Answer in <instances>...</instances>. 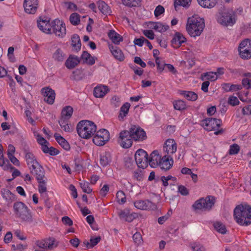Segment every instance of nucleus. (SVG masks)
<instances>
[{
	"instance_id": "obj_1",
	"label": "nucleus",
	"mask_w": 251,
	"mask_h": 251,
	"mask_svg": "<svg viewBox=\"0 0 251 251\" xmlns=\"http://www.w3.org/2000/svg\"><path fill=\"white\" fill-rule=\"evenodd\" d=\"M205 27L204 20L198 15H194L187 19L186 30L192 37L201 35Z\"/></svg>"
},
{
	"instance_id": "obj_2",
	"label": "nucleus",
	"mask_w": 251,
	"mask_h": 251,
	"mask_svg": "<svg viewBox=\"0 0 251 251\" xmlns=\"http://www.w3.org/2000/svg\"><path fill=\"white\" fill-rule=\"evenodd\" d=\"M234 217L236 222L241 226H248L251 224V206L243 203L236 207Z\"/></svg>"
},
{
	"instance_id": "obj_3",
	"label": "nucleus",
	"mask_w": 251,
	"mask_h": 251,
	"mask_svg": "<svg viewBox=\"0 0 251 251\" xmlns=\"http://www.w3.org/2000/svg\"><path fill=\"white\" fill-rule=\"evenodd\" d=\"M25 158L31 173L35 176L38 182L47 179L45 176V172L44 168L37 161L33 154L27 152L25 155Z\"/></svg>"
},
{
	"instance_id": "obj_4",
	"label": "nucleus",
	"mask_w": 251,
	"mask_h": 251,
	"mask_svg": "<svg viewBox=\"0 0 251 251\" xmlns=\"http://www.w3.org/2000/svg\"><path fill=\"white\" fill-rule=\"evenodd\" d=\"M78 135L82 139H89L95 133L97 126L92 121L82 120L78 123L76 126Z\"/></svg>"
},
{
	"instance_id": "obj_5",
	"label": "nucleus",
	"mask_w": 251,
	"mask_h": 251,
	"mask_svg": "<svg viewBox=\"0 0 251 251\" xmlns=\"http://www.w3.org/2000/svg\"><path fill=\"white\" fill-rule=\"evenodd\" d=\"M217 22L220 25L225 26H232L236 21V16L232 9L224 7L220 9L216 15Z\"/></svg>"
},
{
	"instance_id": "obj_6",
	"label": "nucleus",
	"mask_w": 251,
	"mask_h": 251,
	"mask_svg": "<svg viewBox=\"0 0 251 251\" xmlns=\"http://www.w3.org/2000/svg\"><path fill=\"white\" fill-rule=\"evenodd\" d=\"M13 210L16 217L22 222L31 223L33 221L32 216L28 207L22 202L14 204Z\"/></svg>"
},
{
	"instance_id": "obj_7",
	"label": "nucleus",
	"mask_w": 251,
	"mask_h": 251,
	"mask_svg": "<svg viewBox=\"0 0 251 251\" xmlns=\"http://www.w3.org/2000/svg\"><path fill=\"white\" fill-rule=\"evenodd\" d=\"M215 202V198L209 196L197 200L192 205V208L195 211H208L211 209Z\"/></svg>"
},
{
	"instance_id": "obj_8",
	"label": "nucleus",
	"mask_w": 251,
	"mask_h": 251,
	"mask_svg": "<svg viewBox=\"0 0 251 251\" xmlns=\"http://www.w3.org/2000/svg\"><path fill=\"white\" fill-rule=\"evenodd\" d=\"M110 139V133L106 129H100L95 132L93 142L97 146H102Z\"/></svg>"
},
{
	"instance_id": "obj_9",
	"label": "nucleus",
	"mask_w": 251,
	"mask_h": 251,
	"mask_svg": "<svg viewBox=\"0 0 251 251\" xmlns=\"http://www.w3.org/2000/svg\"><path fill=\"white\" fill-rule=\"evenodd\" d=\"M52 33L59 38H64L66 34V28L65 23L58 19L52 22Z\"/></svg>"
},
{
	"instance_id": "obj_10",
	"label": "nucleus",
	"mask_w": 251,
	"mask_h": 251,
	"mask_svg": "<svg viewBox=\"0 0 251 251\" xmlns=\"http://www.w3.org/2000/svg\"><path fill=\"white\" fill-rule=\"evenodd\" d=\"M240 57L244 59L251 58V40L245 39L240 44L238 48Z\"/></svg>"
},
{
	"instance_id": "obj_11",
	"label": "nucleus",
	"mask_w": 251,
	"mask_h": 251,
	"mask_svg": "<svg viewBox=\"0 0 251 251\" xmlns=\"http://www.w3.org/2000/svg\"><path fill=\"white\" fill-rule=\"evenodd\" d=\"M147 152L143 149L138 150L135 154V159L139 168L145 169L148 166L149 159Z\"/></svg>"
},
{
	"instance_id": "obj_12",
	"label": "nucleus",
	"mask_w": 251,
	"mask_h": 251,
	"mask_svg": "<svg viewBox=\"0 0 251 251\" xmlns=\"http://www.w3.org/2000/svg\"><path fill=\"white\" fill-rule=\"evenodd\" d=\"M134 206L138 209L145 211L155 210L157 205L149 200H139L134 202Z\"/></svg>"
},
{
	"instance_id": "obj_13",
	"label": "nucleus",
	"mask_w": 251,
	"mask_h": 251,
	"mask_svg": "<svg viewBox=\"0 0 251 251\" xmlns=\"http://www.w3.org/2000/svg\"><path fill=\"white\" fill-rule=\"evenodd\" d=\"M221 123L220 120L209 118L202 120L201 125L205 130L210 131L217 129Z\"/></svg>"
},
{
	"instance_id": "obj_14",
	"label": "nucleus",
	"mask_w": 251,
	"mask_h": 251,
	"mask_svg": "<svg viewBox=\"0 0 251 251\" xmlns=\"http://www.w3.org/2000/svg\"><path fill=\"white\" fill-rule=\"evenodd\" d=\"M37 26L39 29L46 34L52 33V22L45 17H41L37 20Z\"/></svg>"
},
{
	"instance_id": "obj_15",
	"label": "nucleus",
	"mask_w": 251,
	"mask_h": 251,
	"mask_svg": "<svg viewBox=\"0 0 251 251\" xmlns=\"http://www.w3.org/2000/svg\"><path fill=\"white\" fill-rule=\"evenodd\" d=\"M132 138L129 131L124 130L120 132L118 142L123 148H128L132 144Z\"/></svg>"
},
{
	"instance_id": "obj_16",
	"label": "nucleus",
	"mask_w": 251,
	"mask_h": 251,
	"mask_svg": "<svg viewBox=\"0 0 251 251\" xmlns=\"http://www.w3.org/2000/svg\"><path fill=\"white\" fill-rule=\"evenodd\" d=\"M129 132L132 138L135 141H142L147 138L146 132L139 126H131Z\"/></svg>"
},
{
	"instance_id": "obj_17",
	"label": "nucleus",
	"mask_w": 251,
	"mask_h": 251,
	"mask_svg": "<svg viewBox=\"0 0 251 251\" xmlns=\"http://www.w3.org/2000/svg\"><path fill=\"white\" fill-rule=\"evenodd\" d=\"M36 245L42 249H52L56 248L58 244V241L54 238H49L41 240H38Z\"/></svg>"
},
{
	"instance_id": "obj_18",
	"label": "nucleus",
	"mask_w": 251,
	"mask_h": 251,
	"mask_svg": "<svg viewBox=\"0 0 251 251\" xmlns=\"http://www.w3.org/2000/svg\"><path fill=\"white\" fill-rule=\"evenodd\" d=\"M177 146L176 141L173 139H167L163 147V151L167 154V155L175 153L177 150Z\"/></svg>"
},
{
	"instance_id": "obj_19",
	"label": "nucleus",
	"mask_w": 251,
	"mask_h": 251,
	"mask_svg": "<svg viewBox=\"0 0 251 251\" xmlns=\"http://www.w3.org/2000/svg\"><path fill=\"white\" fill-rule=\"evenodd\" d=\"M41 92L46 102L49 104H52L54 103L55 93L52 89L50 87H46L41 89Z\"/></svg>"
},
{
	"instance_id": "obj_20",
	"label": "nucleus",
	"mask_w": 251,
	"mask_h": 251,
	"mask_svg": "<svg viewBox=\"0 0 251 251\" xmlns=\"http://www.w3.org/2000/svg\"><path fill=\"white\" fill-rule=\"evenodd\" d=\"M38 4V0H25L23 5L26 13L33 14L36 13Z\"/></svg>"
},
{
	"instance_id": "obj_21",
	"label": "nucleus",
	"mask_w": 251,
	"mask_h": 251,
	"mask_svg": "<svg viewBox=\"0 0 251 251\" xmlns=\"http://www.w3.org/2000/svg\"><path fill=\"white\" fill-rule=\"evenodd\" d=\"M147 25L149 28L153 29L156 32L161 33L165 32L169 28V25L160 22H150L148 23Z\"/></svg>"
},
{
	"instance_id": "obj_22",
	"label": "nucleus",
	"mask_w": 251,
	"mask_h": 251,
	"mask_svg": "<svg viewBox=\"0 0 251 251\" xmlns=\"http://www.w3.org/2000/svg\"><path fill=\"white\" fill-rule=\"evenodd\" d=\"M187 40L185 36L179 32H176L173 35L171 40V45L174 48H179Z\"/></svg>"
},
{
	"instance_id": "obj_23",
	"label": "nucleus",
	"mask_w": 251,
	"mask_h": 251,
	"mask_svg": "<svg viewBox=\"0 0 251 251\" xmlns=\"http://www.w3.org/2000/svg\"><path fill=\"white\" fill-rule=\"evenodd\" d=\"M174 164V160L171 156L165 155L162 157L158 167L161 170L167 171L170 169Z\"/></svg>"
},
{
	"instance_id": "obj_24",
	"label": "nucleus",
	"mask_w": 251,
	"mask_h": 251,
	"mask_svg": "<svg viewBox=\"0 0 251 251\" xmlns=\"http://www.w3.org/2000/svg\"><path fill=\"white\" fill-rule=\"evenodd\" d=\"M162 157L158 151H153L150 154V159L149 160V165L151 168H156L161 161Z\"/></svg>"
},
{
	"instance_id": "obj_25",
	"label": "nucleus",
	"mask_w": 251,
	"mask_h": 251,
	"mask_svg": "<svg viewBox=\"0 0 251 251\" xmlns=\"http://www.w3.org/2000/svg\"><path fill=\"white\" fill-rule=\"evenodd\" d=\"M80 62V59L78 56L71 54L66 60L65 65L67 69L71 70L77 66Z\"/></svg>"
},
{
	"instance_id": "obj_26",
	"label": "nucleus",
	"mask_w": 251,
	"mask_h": 251,
	"mask_svg": "<svg viewBox=\"0 0 251 251\" xmlns=\"http://www.w3.org/2000/svg\"><path fill=\"white\" fill-rule=\"evenodd\" d=\"M109 88L104 85L100 84L94 89V96L97 98L104 97L109 92Z\"/></svg>"
},
{
	"instance_id": "obj_27",
	"label": "nucleus",
	"mask_w": 251,
	"mask_h": 251,
	"mask_svg": "<svg viewBox=\"0 0 251 251\" xmlns=\"http://www.w3.org/2000/svg\"><path fill=\"white\" fill-rule=\"evenodd\" d=\"M80 59L83 64L92 66L95 63L97 58L94 56H92L87 51H84L80 56Z\"/></svg>"
},
{
	"instance_id": "obj_28",
	"label": "nucleus",
	"mask_w": 251,
	"mask_h": 251,
	"mask_svg": "<svg viewBox=\"0 0 251 251\" xmlns=\"http://www.w3.org/2000/svg\"><path fill=\"white\" fill-rule=\"evenodd\" d=\"M109 49L111 53L114 57L120 61H122L124 60L125 56L122 50L117 47L110 46Z\"/></svg>"
},
{
	"instance_id": "obj_29",
	"label": "nucleus",
	"mask_w": 251,
	"mask_h": 251,
	"mask_svg": "<svg viewBox=\"0 0 251 251\" xmlns=\"http://www.w3.org/2000/svg\"><path fill=\"white\" fill-rule=\"evenodd\" d=\"M130 107V104L128 102L125 103L121 107L118 117L120 121H123L124 118L127 115Z\"/></svg>"
},
{
	"instance_id": "obj_30",
	"label": "nucleus",
	"mask_w": 251,
	"mask_h": 251,
	"mask_svg": "<svg viewBox=\"0 0 251 251\" xmlns=\"http://www.w3.org/2000/svg\"><path fill=\"white\" fill-rule=\"evenodd\" d=\"M58 123L61 129L66 132H71L73 130V127L71 125L69 120L60 119Z\"/></svg>"
},
{
	"instance_id": "obj_31",
	"label": "nucleus",
	"mask_w": 251,
	"mask_h": 251,
	"mask_svg": "<svg viewBox=\"0 0 251 251\" xmlns=\"http://www.w3.org/2000/svg\"><path fill=\"white\" fill-rule=\"evenodd\" d=\"M73 108L71 106H66L63 108L60 119L70 120L73 113Z\"/></svg>"
},
{
	"instance_id": "obj_32",
	"label": "nucleus",
	"mask_w": 251,
	"mask_h": 251,
	"mask_svg": "<svg viewBox=\"0 0 251 251\" xmlns=\"http://www.w3.org/2000/svg\"><path fill=\"white\" fill-rule=\"evenodd\" d=\"M108 36L111 41L115 44L118 45L123 41L122 37L113 30H111L109 31Z\"/></svg>"
},
{
	"instance_id": "obj_33",
	"label": "nucleus",
	"mask_w": 251,
	"mask_h": 251,
	"mask_svg": "<svg viewBox=\"0 0 251 251\" xmlns=\"http://www.w3.org/2000/svg\"><path fill=\"white\" fill-rule=\"evenodd\" d=\"M199 4L204 8L211 9L215 7L217 0H197Z\"/></svg>"
},
{
	"instance_id": "obj_34",
	"label": "nucleus",
	"mask_w": 251,
	"mask_h": 251,
	"mask_svg": "<svg viewBox=\"0 0 251 251\" xmlns=\"http://www.w3.org/2000/svg\"><path fill=\"white\" fill-rule=\"evenodd\" d=\"M33 132L38 143L41 146L42 150L44 147H46L48 145H49V142L39 134L37 130L34 129Z\"/></svg>"
},
{
	"instance_id": "obj_35",
	"label": "nucleus",
	"mask_w": 251,
	"mask_h": 251,
	"mask_svg": "<svg viewBox=\"0 0 251 251\" xmlns=\"http://www.w3.org/2000/svg\"><path fill=\"white\" fill-rule=\"evenodd\" d=\"M111 161V156L109 152H105L102 153L100 158V163L103 166H106Z\"/></svg>"
},
{
	"instance_id": "obj_36",
	"label": "nucleus",
	"mask_w": 251,
	"mask_h": 251,
	"mask_svg": "<svg viewBox=\"0 0 251 251\" xmlns=\"http://www.w3.org/2000/svg\"><path fill=\"white\" fill-rule=\"evenodd\" d=\"M119 216L120 219L128 222H131L134 219L133 216L130 214L128 210H125L120 211L119 213Z\"/></svg>"
},
{
	"instance_id": "obj_37",
	"label": "nucleus",
	"mask_w": 251,
	"mask_h": 251,
	"mask_svg": "<svg viewBox=\"0 0 251 251\" xmlns=\"http://www.w3.org/2000/svg\"><path fill=\"white\" fill-rule=\"evenodd\" d=\"M54 137L57 143L65 150H69L70 145L68 142L61 135L55 134Z\"/></svg>"
},
{
	"instance_id": "obj_38",
	"label": "nucleus",
	"mask_w": 251,
	"mask_h": 251,
	"mask_svg": "<svg viewBox=\"0 0 251 251\" xmlns=\"http://www.w3.org/2000/svg\"><path fill=\"white\" fill-rule=\"evenodd\" d=\"M71 45L74 50H79L81 48V42L79 37L77 34H74L71 38Z\"/></svg>"
},
{
	"instance_id": "obj_39",
	"label": "nucleus",
	"mask_w": 251,
	"mask_h": 251,
	"mask_svg": "<svg viewBox=\"0 0 251 251\" xmlns=\"http://www.w3.org/2000/svg\"><path fill=\"white\" fill-rule=\"evenodd\" d=\"M201 79L202 80L213 81L218 79V75L214 72L205 73L201 75Z\"/></svg>"
},
{
	"instance_id": "obj_40",
	"label": "nucleus",
	"mask_w": 251,
	"mask_h": 251,
	"mask_svg": "<svg viewBox=\"0 0 251 251\" xmlns=\"http://www.w3.org/2000/svg\"><path fill=\"white\" fill-rule=\"evenodd\" d=\"M97 5L100 11L103 14L107 15L111 12L110 9L108 5L103 1H99Z\"/></svg>"
},
{
	"instance_id": "obj_41",
	"label": "nucleus",
	"mask_w": 251,
	"mask_h": 251,
	"mask_svg": "<svg viewBox=\"0 0 251 251\" xmlns=\"http://www.w3.org/2000/svg\"><path fill=\"white\" fill-rule=\"evenodd\" d=\"M65 54L60 49H57L52 54V58L56 61L62 62L63 61Z\"/></svg>"
},
{
	"instance_id": "obj_42",
	"label": "nucleus",
	"mask_w": 251,
	"mask_h": 251,
	"mask_svg": "<svg viewBox=\"0 0 251 251\" xmlns=\"http://www.w3.org/2000/svg\"><path fill=\"white\" fill-rule=\"evenodd\" d=\"M174 107L177 110H182L186 108V104L184 101L180 100L173 102Z\"/></svg>"
},
{
	"instance_id": "obj_43",
	"label": "nucleus",
	"mask_w": 251,
	"mask_h": 251,
	"mask_svg": "<svg viewBox=\"0 0 251 251\" xmlns=\"http://www.w3.org/2000/svg\"><path fill=\"white\" fill-rule=\"evenodd\" d=\"M0 166L2 167L4 170L13 169L11 165L8 163V161L4 159L3 154H1V153H0Z\"/></svg>"
},
{
	"instance_id": "obj_44",
	"label": "nucleus",
	"mask_w": 251,
	"mask_h": 251,
	"mask_svg": "<svg viewBox=\"0 0 251 251\" xmlns=\"http://www.w3.org/2000/svg\"><path fill=\"white\" fill-rule=\"evenodd\" d=\"M79 185L83 192L90 194L92 192V189L90 187L89 182L82 180L79 182Z\"/></svg>"
},
{
	"instance_id": "obj_45",
	"label": "nucleus",
	"mask_w": 251,
	"mask_h": 251,
	"mask_svg": "<svg viewBox=\"0 0 251 251\" xmlns=\"http://www.w3.org/2000/svg\"><path fill=\"white\" fill-rule=\"evenodd\" d=\"M181 94L189 100H196L198 98L197 94L192 91H183Z\"/></svg>"
},
{
	"instance_id": "obj_46",
	"label": "nucleus",
	"mask_w": 251,
	"mask_h": 251,
	"mask_svg": "<svg viewBox=\"0 0 251 251\" xmlns=\"http://www.w3.org/2000/svg\"><path fill=\"white\" fill-rule=\"evenodd\" d=\"M69 20L72 25H77L80 22V16L76 13H73L70 15Z\"/></svg>"
},
{
	"instance_id": "obj_47",
	"label": "nucleus",
	"mask_w": 251,
	"mask_h": 251,
	"mask_svg": "<svg viewBox=\"0 0 251 251\" xmlns=\"http://www.w3.org/2000/svg\"><path fill=\"white\" fill-rule=\"evenodd\" d=\"M215 229L221 234H225L226 232V229L224 225L219 222H216L213 224Z\"/></svg>"
},
{
	"instance_id": "obj_48",
	"label": "nucleus",
	"mask_w": 251,
	"mask_h": 251,
	"mask_svg": "<svg viewBox=\"0 0 251 251\" xmlns=\"http://www.w3.org/2000/svg\"><path fill=\"white\" fill-rule=\"evenodd\" d=\"M190 247L193 251H205V247L198 242H193L190 244Z\"/></svg>"
},
{
	"instance_id": "obj_49",
	"label": "nucleus",
	"mask_w": 251,
	"mask_h": 251,
	"mask_svg": "<svg viewBox=\"0 0 251 251\" xmlns=\"http://www.w3.org/2000/svg\"><path fill=\"white\" fill-rule=\"evenodd\" d=\"M44 153H49L51 155H56L59 153V151L52 147H49L48 145L46 147H44L42 150Z\"/></svg>"
},
{
	"instance_id": "obj_50",
	"label": "nucleus",
	"mask_w": 251,
	"mask_h": 251,
	"mask_svg": "<svg viewBox=\"0 0 251 251\" xmlns=\"http://www.w3.org/2000/svg\"><path fill=\"white\" fill-rule=\"evenodd\" d=\"M117 201L121 204H124L126 201V197L125 193L122 191H119L116 194Z\"/></svg>"
},
{
	"instance_id": "obj_51",
	"label": "nucleus",
	"mask_w": 251,
	"mask_h": 251,
	"mask_svg": "<svg viewBox=\"0 0 251 251\" xmlns=\"http://www.w3.org/2000/svg\"><path fill=\"white\" fill-rule=\"evenodd\" d=\"M46 181L47 179H44L38 182L39 183L38 190L39 193L42 196L46 194L47 192V187H46Z\"/></svg>"
},
{
	"instance_id": "obj_52",
	"label": "nucleus",
	"mask_w": 251,
	"mask_h": 251,
	"mask_svg": "<svg viewBox=\"0 0 251 251\" xmlns=\"http://www.w3.org/2000/svg\"><path fill=\"white\" fill-rule=\"evenodd\" d=\"M27 248L26 244H23L22 243L17 244V245L13 244L11 246L12 251H25Z\"/></svg>"
},
{
	"instance_id": "obj_53",
	"label": "nucleus",
	"mask_w": 251,
	"mask_h": 251,
	"mask_svg": "<svg viewBox=\"0 0 251 251\" xmlns=\"http://www.w3.org/2000/svg\"><path fill=\"white\" fill-rule=\"evenodd\" d=\"M192 0H174V6H182L188 7L190 5Z\"/></svg>"
},
{
	"instance_id": "obj_54",
	"label": "nucleus",
	"mask_w": 251,
	"mask_h": 251,
	"mask_svg": "<svg viewBox=\"0 0 251 251\" xmlns=\"http://www.w3.org/2000/svg\"><path fill=\"white\" fill-rule=\"evenodd\" d=\"M165 12V9L162 5H158L155 9L154 14L155 17L159 19L161 15L163 14Z\"/></svg>"
},
{
	"instance_id": "obj_55",
	"label": "nucleus",
	"mask_w": 251,
	"mask_h": 251,
	"mask_svg": "<svg viewBox=\"0 0 251 251\" xmlns=\"http://www.w3.org/2000/svg\"><path fill=\"white\" fill-rule=\"evenodd\" d=\"M2 198L6 201H9L13 198V195L10 191L7 189H3L1 192Z\"/></svg>"
},
{
	"instance_id": "obj_56",
	"label": "nucleus",
	"mask_w": 251,
	"mask_h": 251,
	"mask_svg": "<svg viewBox=\"0 0 251 251\" xmlns=\"http://www.w3.org/2000/svg\"><path fill=\"white\" fill-rule=\"evenodd\" d=\"M155 62L157 66V71L159 73H162L165 69L166 63L161 62L160 58H156Z\"/></svg>"
},
{
	"instance_id": "obj_57",
	"label": "nucleus",
	"mask_w": 251,
	"mask_h": 251,
	"mask_svg": "<svg viewBox=\"0 0 251 251\" xmlns=\"http://www.w3.org/2000/svg\"><path fill=\"white\" fill-rule=\"evenodd\" d=\"M100 237H96L91 238L90 242L87 243V247L88 248H92L96 245L100 241Z\"/></svg>"
},
{
	"instance_id": "obj_58",
	"label": "nucleus",
	"mask_w": 251,
	"mask_h": 251,
	"mask_svg": "<svg viewBox=\"0 0 251 251\" xmlns=\"http://www.w3.org/2000/svg\"><path fill=\"white\" fill-rule=\"evenodd\" d=\"M240 151V147L236 144H234L230 146L229 153L231 155L237 154Z\"/></svg>"
},
{
	"instance_id": "obj_59",
	"label": "nucleus",
	"mask_w": 251,
	"mask_h": 251,
	"mask_svg": "<svg viewBox=\"0 0 251 251\" xmlns=\"http://www.w3.org/2000/svg\"><path fill=\"white\" fill-rule=\"evenodd\" d=\"M228 103L232 106H235L238 105L240 102L236 97L231 96L228 98Z\"/></svg>"
},
{
	"instance_id": "obj_60",
	"label": "nucleus",
	"mask_w": 251,
	"mask_h": 251,
	"mask_svg": "<svg viewBox=\"0 0 251 251\" xmlns=\"http://www.w3.org/2000/svg\"><path fill=\"white\" fill-rule=\"evenodd\" d=\"M133 240L137 245H140L142 243V237L139 232H136L133 235Z\"/></svg>"
},
{
	"instance_id": "obj_61",
	"label": "nucleus",
	"mask_w": 251,
	"mask_h": 251,
	"mask_svg": "<svg viewBox=\"0 0 251 251\" xmlns=\"http://www.w3.org/2000/svg\"><path fill=\"white\" fill-rule=\"evenodd\" d=\"M13 239V235L11 231L7 232L4 236L3 242L5 244H8L10 243Z\"/></svg>"
},
{
	"instance_id": "obj_62",
	"label": "nucleus",
	"mask_w": 251,
	"mask_h": 251,
	"mask_svg": "<svg viewBox=\"0 0 251 251\" xmlns=\"http://www.w3.org/2000/svg\"><path fill=\"white\" fill-rule=\"evenodd\" d=\"M15 236L21 240H25L26 237L21 232L20 229H17L14 230Z\"/></svg>"
},
{
	"instance_id": "obj_63",
	"label": "nucleus",
	"mask_w": 251,
	"mask_h": 251,
	"mask_svg": "<svg viewBox=\"0 0 251 251\" xmlns=\"http://www.w3.org/2000/svg\"><path fill=\"white\" fill-rule=\"evenodd\" d=\"M109 190V186L108 184H104L101 187L100 191V195L102 197H105Z\"/></svg>"
},
{
	"instance_id": "obj_64",
	"label": "nucleus",
	"mask_w": 251,
	"mask_h": 251,
	"mask_svg": "<svg viewBox=\"0 0 251 251\" xmlns=\"http://www.w3.org/2000/svg\"><path fill=\"white\" fill-rule=\"evenodd\" d=\"M242 113L244 115H251V105H247L242 108Z\"/></svg>"
}]
</instances>
